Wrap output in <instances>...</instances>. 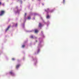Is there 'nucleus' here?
I'll return each instance as SVG.
<instances>
[{"label": "nucleus", "mask_w": 79, "mask_h": 79, "mask_svg": "<svg viewBox=\"0 0 79 79\" xmlns=\"http://www.w3.org/2000/svg\"><path fill=\"white\" fill-rule=\"evenodd\" d=\"M27 15V14H26V13H25V14L24 16H25H25H26V15Z\"/></svg>", "instance_id": "13"}, {"label": "nucleus", "mask_w": 79, "mask_h": 79, "mask_svg": "<svg viewBox=\"0 0 79 79\" xmlns=\"http://www.w3.org/2000/svg\"><path fill=\"white\" fill-rule=\"evenodd\" d=\"M35 33H37V32H39V31H38L37 29H35Z\"/></svg>", "instance_id": "5"}, {"label": "nucleus", "mask_w": 79, "mask_h": 79, "mask_svg": "<svg viewBox=\"0 0 79 79\" xmlns=\"http://www.w3.org/2000/svg\"><path fill=\"white\" fill-rule=\"evenodd\" d=\"M1 4H2V2H0V5H1Z\"/></svg>", "instance_id": "16"}, {"label": "nucleus", "mask_w": 79, "mask_h": 79, "mask_svg": "<svg viewBox=\"0 0 79 79\" xmlns=\"http://www.w3.org/2000/svg\"><path fill=\"white\" fill-rule=\"evenodd\" d=\"M39 27H41L42 26V24H41L40 23L39 25Z\"/></svg>", "instance_id": "7"}, {"label": "nucleus", "mask_w": 79, "mask_h": 79, "mask_svg": "<svg viewBox=\"0 0 79 79\" xmlns=\"http://www.w3.org/2000/svg\"><path fill=\"white\" fill-rule=\"evenodd\" d=\"M12 60H15V59L14 58H13L12 59Z\"/></svg>", "instance_id": "14"}, {"label": "nucleus", "mask_w": 79, "mask_h": 79, "mask_svg": "<svg viewBox=\"0 0 79 79\" xmlns=\"http://www.w3.org/2000/svg\"><path fill=\"white\" fill-rule=\"evenodd\" d=\"M23 48H24V47H25V46L24 45H23L22 46Z\"/></svg>", "instance_id": "11"}, {"label": "nucleus", "mask_w": 79, "mask_h": 79, "mask_svg": "<svg viewBox=\"0 0 79 79\" xmlns=\"http://www.w3.org/2000/svg\"><path fill=\"white\" fill-rule=\"evenodd\" d=\"M18 26V24H16L15 25V26Z\"/></svg>", "instance_id": "15"}, {"label": "nucleus", "mask_w": 79, "mask_h": 79, "mask_svg": "<svg viewBox=\"0 0 79 79\" xmlns=\"http://www.w3.org/2000/svg\"><path fill=\"white\" fill-rule=\"evenodd\" d=\"M10 75H11V76H15V73H13V72L12 71L10 72Z\"/></svg>", "instance_id": "2"}, {"label": "nucleus", "mask_w": 79, "mask_h": 79, "mask_svg": "<svg viewBox=\"0 0 79 79\" xmlns=\"http://www.w3.org/2000/svg\"><path fill=\"white\" fill-rule=\"evenodd\" d=\"M31 19V17L29 16L28 17L27 19Z\"/></svg>", "instance_id": "9"}, {"label": "nucleus", "mask_w": 79, "mask_h": 79, "mask_svg": "<svg viewBox=\"0 0 79 79\" xmlns=\"http://www.w3.org/2000/svg\"><path fill=\"white\" fill-rule=\"evenodd\" d=\"M31 38L32 39H33V36L32 35H31Z\"/></svg>", "instance_id": "10"}, {"label": "nucleus", "mask_w": 79, "mask_h": 79, "mask_svg": "<svg viewBox=\"0 0 79 79\" xmlns=\"http://www.w3.org/2000/svg\"><path fill=\"white\" fill-rule=\"evenodd\" d=\"M19 66H20V64H19L17 65L16 66V68L17 69H18V68H19Z\"/></svg>", "instance_id": "4"}, {"label": "nucleus", "mask_w": 79, "mask_h": 79, "mask_svg": "<svg viewBox=\"0 0 79 79\" xmlns=\"http://www.w3.org/2000/svg\"><path fill=\"white\" fill-rule=\"evenodd\" d=\"M45 11H46V12H48V11H49V9H48L47 10H45Z\"/></svg>", "instance_id": "8"}, {"label": "nucleus", "mask_w": 79, "mask_h": 79, "mask_svg": "<svg viewBox=\"0 0 79 79\" xmlns=\"http://www.w3.org/2000/svg\"><path fill=\"white\" fill-rule=\"evenodd\" d=\"M10 27H11L10 26H8V27L6 29V31H8V29H10Z\"/></svg>", "instance_id": "3"}, {"label": "nucleus", "mask_w": 79, "mask_h": 79, "mask_svg": "<svg viewBox=\"0 0 79 79\" xmlns=\"http://www.w3.org/2000/svg\"><path fill=\"white\" fill-rule=\"evenodd\" d=\"M65 0H63V3H64V2H65Z\"/></svg>", "instance_id": "12"}, {"label": "nucleus", "mask_w": 79, "mask_h": 79, "mask_svg": "<svg viewBox=\"0 0 79 79\" xmlns=\"http://www.w3.org/2000/svg\"><path fill=\"white\" fill-rule=\"evenodd\" d=\"M50 18V16L49 15H47V18L49 19Z\"/></svg>", "instance_id": "6"}, {"label": "nucleus", "mask_w": 79, "mask_h": 79, "mask_svg": "<svg viewBox=\"0 0 79 79\" xmlns=\"http://www.w3.org/2000/svg\"><path fill=\"white\" fill-rule=\"evenodd\" d=\"M5 11L4 10H1L0 13V16H3L5 13Z\"/></svg>", "instance_id": "1"}]
</instances>
